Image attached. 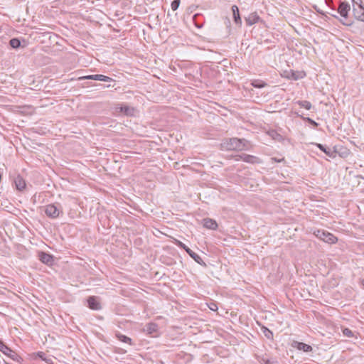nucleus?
<instances>
[{"label":"nucleus","mask_w":364,"mask_h":364,"mask_svg":"<svg viewBox=\"0 0 364 364\" xmlns=\"http://www.w3.org/2000/svg\"><path fill=\"white\" fill-rule=\"evenodd\" d=\"M262 331L267 338L270 339V340L273 339V333L270 330H269L267 327L262 326Z\"/></svg>","instance_id":"22"},{"label":"nucleus","mask_w":364,"mask_h":364,"mask_svg":"<svg viewBox=\"0 0 364 364\" xmlns=\"http://www.w3.org/2000/svg\"><path fill=\"white\" fill-rule=\"evenodd\" d=\"M350 10V4L347 2H341L338 9V11L340 14L342 19H341V22L346 26H351L353 22L350 20H348V13Z\"/></svg>","instance_id":"2"},{"label":"nucleus","mask_w":364,"mask_h":364,"mask_svg":"<svg viewBox=\"0 0 364 364\" xmlns=\"http://www.w3.org/2000/svg\"><path fill=\"white\" fill-rule=\"evenodd\" d=\"M232 11L233 14V18L235 23L239 26L242 24L241 18L240 16L239 9L236 5L232 6Z\"/></svg>","instance_id":"15"},{"label":"nucleus","mask_w":364,"mask_h":364,"mask_svg":"<svg viewBox=\"0 0 364 364\" xmlns=\"http://www.w3.org/2000/svg\"><path fill=\"white\" fill-rule=\"evenodd\" d=\"M38 257H39V259L44 264H48V265H50L53 264V257L52 255H50L48 253H46L43 252H40Z\"/></svg>","instance_id":"8"},{"label":"nucleus","mask_w":364,"mask_h":364,"mask_svg":"<svg viewBox=\"0 0 364 364\" xmlns=\"http://www.w3.org/2000/svg\"><path fill=\"white\" fill-rule=\"evenodd\" d=\"M294 346L298 350L304 352H311L312 350V347L311 346L302 342H296Z\"/></svg>","instance_id":"16"},{"label":"nucleus","mask_w":364,"mask_h":364,"mask_svg":"<svg viewBox=\"0 0 364 364\" xmlns=\"http://www.w3.org/2000/svg\"><path fill=\"white\" fill-rule=\"evenodd\" d=\"M351 1L353 3V6L354 4H355V6H363L362 0H351Z\"/></svg>","instance_id":"33"},{"label":"nucleus","mask_w":364,"mask_h":364,"mask_svg":"<svg viewBox=\"0 0 364 364\" xmlns=\"http://www.w3.org/2000/svg\"><path fill=\"white\" fill-rule=\"evenodd\" d=\"M306 120L315 127H318V124L317 122H316L314 120H313L312 119H311L309 117H307L306 119Z\"/></svg>","instance_id":"34"},{"label":"nucleus","mask_w":364,"mask_h":364,"mask_svg":"<svg viewBox=\"0 0 364 364\" xmlns=\"http://www.w3.org/2000/svg\"><path fill=\"white\" fill-rule=\"evenodd\" d=\"M157 325L153 323H148L146 325V331L149 333H152L153 332L156 331Z\"/></svg>","instance_id":"24"},{"label":"nucleus","mask_w":364,"mask_h":364,"mask_svg":"<svg viewBox=\"0 0 364 364\" xmlns=\"http://www.w3.org/2000/svg\"><path fill=\"white\" fill-rule=\"evenodd\" d=\"M0 351L14 361H18L20 356L0 340Z\"/></svg>","instance_id":"4"},{"label":"nucleus","mask_w":364,"mask_h":364,"mask_svg":"<svg viewBox=\"0 0 364 364\" xmlns=\"http://www.w3.org/2000/svg\"><path fill=\"white\" fill-rule=\"evenodd\" d=\"M221 149L226 151H242L250 149V142L245 139L230 138L224 139L220 144Z\"/></svg>","instance_id":"1"},{"label":"nucleus","mask_w":364,"mask_h":364,"mask_svg":"<svg viewBox=\"0 0 364 364\" xmlns=\"http://www.w3.org/2000/svg\"><path fill=\"white\" fill-rule=\"evenodd\" d=\"M173 243L177 245L178 247H179L180 248H182L186 252V250L188 249H190L188 247H187L184 243H183L182 242H181L180 240H177V239H174L173 240Z\"/></svg>","instance_id":"27"},{"label":"nucleus","mask_w":364,"mask_h":364,"mask_svg":"<svg viewBox=\"0 0 364 364\" xmlns=\"http://www.w3.org/2000/svg\"><path fill=\"white\" fill-rule=\"evenodd\" d=\"M116 337L117 338V339L123 343H128L129 345H132V339L125 336V335H123L120 333H116Z\"/></svg>","instance_id":"19"},{"label":"nucleus","mask_w":364,"mask_h":364,"mask_svg":"<svg viewBox=\"0 0 364 364\" xmlns=\"http://www.w3.org/2000/svg\"><path fill=\"white\" fill-rule=\"evenodd\" d=\"M316 236L319 238L320 240L328 242L329 244H333L337 242V238L336 236H334L333 234L324 231V230H317L316 232H315Z\"/></svg>","instance_id":"3"},{"label":"nucleus","mask_w":364,"mask_h":364,"mask_svg":"<svg viewBox=\"0 0 364 364\" xmlns=\"http://www.w3.org/2000/svg\"><path fill=\"white\" fill-rule=\"evenodd\" d=\"M269 134L274 139L279 141L282 139V136L275 131H272Z\"/></svg>","instance_id":"29"},{"label":"nucleus","mask_w":364,"mask_h":364,"mask_svg":"<svg viewBox=\"0 0 364 364\" xmlns=\"http://www.w3.org/2000/svg\"><path fill=\"white\" fill-rule=\"evenodd\" d=\"M60 213L61 210L54 204H49L45 207V213L50 218H57Z\"/></svg>","instance_id":"5"},{"label":"nucleus","mask_w":364,"mask_h":364,"mask_svg":"<svg viewBox=\"0 0 364 364\" xmlns=\"http://www.w3.org/2000/svg\"><path fill=\"white\" fill-rule=\"evenodd\" d=\"M88 306L92 310H100L101 305L96 296H90L87 299Z\"/></svg>","instance_id":"9"},{"label":"nucleus","mask_w":364,"mask_h":364,"mask_svg":"<svg viewBox=\"0 0 364 364\" xmlns=\"http://www.w3.org/2000/svg\"><path fill=\"white\" fill-rule=\"evenodd\" d=\"M9 44L13 48H18L21 46V41L18 38H14L10 40Z\"/></svg>","instance_id":"23"},{"label":"nucleus","mask_w":364,"mask_h":364,"mask_svg":"<svg viewBox=\"0 0 364 364\" xmlns=\"http://www.w3.org/2000/svg\"><path fill=\"white\" fill-rule=\"evenodd\" d=\"M316 146L329 157L334 158L336 156V152L333 151L331 149L326 147L321 144H316Z\"/></svg>","instance_id":"14"},{"label":"nucleus","mask_w":364,"mask_h":364,"mask_svg":"<svg viewBox=\"0 0 364 364\" xmlns=\"http://www.w3.org/2000/svg\"><path fill=\"white\" fill-rule=\"evenodd\" d=\"M361 284H362V285L364 286V279L361 281Z\"/></svg>","instance_id":"36"},{"label":"nucleus","mask_w":364,"mask_h":364,"mask_svg":"<svg viewBox=\"0 0 364 364\" xmlns=\"http://www.w3.org/2000/svg\"><path fill=\"white\" fill-rule=\"evenodd\" d=\"M203 226L210 230H216L218 228V223L213 219L205 218L203 219Z\"/></svg>","instance_id":"13"},{"label":"nucleus","mask_w":364,"mask_h":364,"mask_svg":"<svg viewBox=\"0 0 364 364\" xmlns=\"http://www.w3.org/2000/svg\"><path fill=\"white\" fill-rule=\"evenodd\" d=\"M120 112L127 116H134L136 114V109L127 105H123L120 107Z\"/></svg>","instance_id":"10"},{"label":"nucleus","mask_w":364,"mask_h":364,"mask_svg":"<svg viewBox=\"0 0 364 364\" xmlns=\"http://www.w3.org/2000/svg\"><path fill=\"white\" fill-rule=\"evenodd\" d=\"M224 23L225 24L226 27L229 29L228 33H230V25H231L230 18L228 17L225 18Z\"/></svg>","instance_id":"31"},{"label":"nucleus","mask_w":364,"mask_h":364,"mask_svg":"<svg viewBox=\"0 0 364 364\" xmlns=\"http://www.w3.org/2000/svg\"><path fill=\"white\" fill-rule=\"evenodd\" d=\"M235 161L242 160L243 161L249 164H256L260 162L257 157L247 154L236 155L235 156Z\"/></svg>","instance_id":"6"},{"label":"nucleus","mask_w":364,"mask_h":364,"mask_svg":"<svg viewBox=\"0 0 364 364\" xmlns=\"http://www.w3.org/2000/svg\"><path fill=\"white\" fill-rule=\"evenodd\" d=\"M186 252L188 254V255L192 258L198 264H205L204 262L203 261V259H201V257L198 255L196 254V252H194L193 251H192L191 249H188L186 250Z\"/></svg>","instance_id":"17"},{"label":"nucleus","mask_w":364,"mask_h":364,"mask_svg":"<svg viewBox=\"0 0 364 364\" xmlns=\"http://www.w3.org/2000/svg\"><path fill=\"white\" fill-rule=\"evenodd\" d=\"M208 307L211 311H215L218 309V306L215 303H210L208 305Z\"/></svg>","instance_id":"32"},{"label":"nucleus","mask_w":364,"mask_h":364,"mask_svg":"<svg viewBox=\"0 0 364 364\" xmlns=\"http://www.w3.org/2000/svg\"><path fill=\"white\" fill-rule=\"evenodd\" d=\"M343 333L345 336H348V337H353V333L352 332V331L349 328H344L343 331Z\"/></svg>","instance_id":"30"},{"label":"nucleus","mask_w":364,"mask_h":364,"mask_svg":"<svg viewBox=\"0 0 364 364\" xmlns=\"http://www.w3.org/2000/svg\"><path fill=\"white\" fill-rule=\"evenodd\" d=\"M38 355L48 364H53V360L50 358H46V354L43 352H38Z\"/></svg>","instance_id":"26"},{"label":"nucleus","mask_w":364,"mask_h":364,"mask_svg":"<svg viewBox=\"0 0 364 364\" xmlns=\"http://www.w3.org/2000/svg\"><path fill=\"white\" fill-rule=\"evenodd\" d=\"M296 103L301 107H304L306 109H310L311 108V104L310 102L306 100L297 101Z\"/></svg>","instance_id":"21"},{"label":"nucleus","mask_w":364,"mask_h":364,"mask_svg":"<svg viewBox=\"0 0 364 364\" xmlns=\"http://www.w3.org/2000/svg\"><path fill=\"white\" fill-rule=\"evenodd\" d=\"M271 160L276 161V162H282V161H284V158L277 159L275 157H272V158H271Z\"/></svg>","instance_id":"35"},{"label":"nucleus","mask_w":364,"mask_h":364,"mask_svg":"<svg viewBox=\"0 0 364 364\" xmlns=\"http://www.w3.org/2000/svg\"><path fill=\"white\" fill-rule=\"evenodd\" d=\"M83 79H90V80H100V81H104V82H109L112 80V78L103 75L97 74V75H91L85 76L82 77Z\"/></svg>","instance_id":"11"},{"label":"nucleus","mask_w":364,"mask_h":364,"mask_svg":"<svg viewBox=\"0 0 364 364\" xmlns=\"http://www.w3.org/2000/svg\"><path fill=\"white\" fill-rule=\"evenodd\" d=\"M181 0H173L171 2V7L173 11H176L180 5Z\"/></svg>","instance_id":"28"},{"label":"nucleus","mask_w":364,"mask_h":364,"mask_svg":"<svg viewBox=\"0 0 364 364\" xmlns=\"http://www.w3.org/2000/svg\"><path fill=\"white\" fill-rule=\"evenodd\" d=\"M251 84L254 87H257V88H262V87H264L267 86V83H265L264 82H263L262 80H259L252 81Z\"/></svg>","instance_id":"20"},{"label":"nucleus","mask_w":364,"mask_h":364,"mask_svg":"<svg viewBox=\"0 0 364 364\" xmlns=\"http://www.w3.org/2000/svg\"><path fill=\"white\" fill-rule=\"evenodd\" d=\"M258 361L260 364H276V361L267 358H259Z\"/></svg>","instance_id":"25"},{"label":"nucleus","mask_w":364,"mask_h":364,"mask_svg":"<svg viewBox=\"0 0 364 364\" xmlns=\"http://www.w3.org/2000/svg\"><path fill=\"white\" fill-rule=\"evenodd\" d=\"M353 14L354 17L357 20L364 22V6H355V4H354L353 7Z\"/></svg>","instance_id":"7"},{"label":"nucleus","mask_w":364,"mask_h":364,"mask_svg":"<svg viewBox=\"0 0 364 364\" xmlns=\"http://www.w3.org/2000/svg\"><path fill=\"white\" fill-rule=\"evenodd\" d=\"M259 20V16L255 12L250 14L247 17L245 18V21L247 26H252L257 23Z\"/></svg>","instance_id":"12"},{"label":"nucleus","mask_w":364,"mask_h":364,"mask_svg":"<svg viewBox=\"0 0 364 364\" xmlns=\"http://www.w3.org/2000/svg\"><path fill=\"white\" fill-rule=\"evenodd\" d=\"M14 183L16 188L19 191L23 190L26 187V182L21 176H17L14 180Z\"/></svg>","instance_id":"18"}]
</instances>
